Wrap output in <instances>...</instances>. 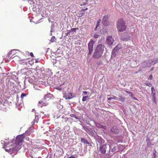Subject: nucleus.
Segmentation results:
<instances>
[{
    "instance_id": "nucleus-30",
    "label": "nucleus",
    "mask_w": 158,
    "mask_h": 158,
    "mask_svg": "<svg viewBox=\"0 0 158 158\" xmlns=\"http://www.w3.org/2000/svg\"><path fill=\"white\" fill-rule=\"evenodd\" d=\"M27 95L26 94L24 93H22L21 94V97L22 99L24 97L26 96Z\"/></svg>"
},
{
    "instance_id": "nucleus-26",
    "label": "nucleus",
    "mask_w": 158,
    "mask_h": 158,
    "mask_svg": "<svg viewBox=\"0 0 158 158\" xmlns=\"http://www.w3.org/2000/svg\"><path fill=\"white\" fill-rule=\"evenodd\" d=\"M70 116L71 117L77 119H79V118L76 115H75L74 114H71L70 115Z\"/></svg>"
},
{
    "instance_id": "nucleus-33",
    "label": "nucleus",
    "mask_w": 158,
    "mask_h": 158,
    "mask_svg": "<svg viewBox=\"0 0 158 158\" xmlns=\"http://www.w3.org/2000/svg\"><path fill=\"white\" fill-rule=\"evenodd\" d=\"M54 27L52 25L51 26V30L50 31V32L51 33V35H52V33H51L52 32H53L54 31V30H53V28Z\"/></svg>"
},
{
    "instance_id": "nucleus-9",
    "label": "nucleus",
    "mask_w": 158,
    "mask_h": 158,
    "mask_svg": "<svg viewBox=\"0 0 158 158\" xmlns=\"http://www.w3.org/2000/svg\"><path fill=\"white\" fill-rule=\"evenodd\" d=\"M108 18V17L107 15H105L103 17L102 24L104 27L108 25L109 23Z\"/></svg>"
},
{
    "instance_id": "nucleus-1",
    "label": "nucleus",
    "mask_w": 158,
    "mask_h": 158,
    "mask_svg": "<svg viewBox=\"0 0 158 158\" xmlns=\"http://www.w3.org/2000/svg\"><path fill=\"white\" fill-rule=\"evenodd\" d=\"M24 138V136L23 134L18 135L16 137L15 144H13L12 142L8 143H5L4 146L5 150L10 154L16 152L21 148V146L19 144L23 142Z\"/></svg>"
},
{
    "instance_id": "nucleus-34",
    "label": "nucleus",
    "mask_w": 158,
    "mask_h": 158,
    "mask_svg": "<svg viewBox=\"0 0 158 158\" xmlns=\"http://www.w3.org/2000/svg\"><path fill=\"white\" fill-rule=\"evenodd\" d=\"M99 23H97V25H96L95 28L94 29L95 31H96L97 29V28L99 26Z\"/></svg>"
},
{
    "instance_id": "nucleus-27",
    "label": "nucleus",
    "mask_w": 158,
    "mask_h": 158,
    "mask_svg": "<svg viewBox=\"0 0 158 158\" xmlns=\"http://www.w3.org/2000/svg\"><path fill=\"white\" fill-rule=\"evenodd\" d=\"M55 37L54 36L52 37L50 41L51 42H53L55 41Z\"/></svg>"
},
{
    "instance_id": "nucleus-31",
    "label": "nucleus",
    "mask_w": 158,
    "mask_h": 158,
    "mask_svg": "<svg viewBox=\"0 0 158 158\" xmlns=\"http://www.w3.org/2000/svg\"><path fill=\"white\" fill-rule=\"evenodd\" d=\"M145 84L147 86L149 87H151L152 85L151 83H145Z\"/></svg>"
},
{
    "instance_id": "nucleus-3",
    "label": "nucleus",
    "mask_w": 158,
    "mask_h": 158,
    "mask_svg": "<svg viewBox=\"0 0 158 158\" xmlns=\"http://www.w3.org/2000/svg\"><path fill=\"white\" fill-rule=\"evenodd\" d=\"M117 29L119 32H123L126 29V23L122 19L118 20L117 23Z\"/></svg>"
},
{
    "instance_id": "nucleus-45",
    "label": "nucleus",
    "mask_w": 158,
    "mask_h": 158,
    "mask_svg": "<svg viewBox=\"0 0 158 158\" xmlns=\"http://www.w3.org/2000/svg\"><path fill=\"white\" fill-rule=\"evenodd\" d=\"M86 144H88L89 146H92V144L90 143H89L88 142V143H87Z\"/></svg>"
},
{
    "instance_id": "nucleus-55",
    "label": "nucleus",
    "mask_w": 158,
    "mask_h": 158,
    "mask_svg": "<svg viewBox=\"0 0 158 158\" xmlns=\"http://www.w3.org/2000/svg\"><path fill=\"white\" fill-rule=\"evenodd\" d=\"M55 62H54V61L53 62V64H54V63H55V64H56V60H55Z\"/></svg>"
},
{
    "instance_id": "nucleus-6",
    "label": "nucleus",
    "mask_w": 158,
    "mask_h": 158,
    "mask_svg": "<svg viewBox=\"0 0 158 158\" xmlns=\"http://www.w3.org/2000/svg\"><path fill=\"white\" fill-rule=\"evenodd\" d=\"M94 42L92 40H91L88 44V55L91 54L93 51Z\"/></svg>"
},
{
    "instance_id": "nucleus-40",
    "label": "nucleus",
    "mask_w": 158,
    "mask_h": 158,
    "mask_svg": "<svg viewBox=\"0 0 158 158\" xmlns=\"http://www.w3.org/2000/svg\"><path fill=\"white\" fill-rule=\"evenodd\" d=\"M43 102V101L42 100H41L39 102L38 104V106H40V104H42Z\"/></svg>"
},
{
    "instance_id": "nucleus-49",
    "label": "nucleus",
    "mask_w": 158,
    "mask_h": 158,
    "mask_svg": "<svg viewBox=\"0 0 158 158\" xmlns=\"http://www.w3.org/2000/svg\"><path fill=\"white\" fill-rule=\"evenodd\" d=\"M100 22H101V20H100V19H99L98 20L97 23L100 24Z\"/></svg>"
},
{
    "instance_id": "nucleus-50",
    "label": "nucleus",
    "mask_w": 158,
    "mask_h": 158,
    "mask_svg": "<svg viewBox=\"0 0 158 158\" xmlns=\"http://www.w3.org/2000/svg\"><path fill=\"white\" fill-rule=\"evenodd\" d=\"M127 92L129 93V94H131V95H132V93L131 92H127Z\"/></svg>"
},
{
    "instance_id": "nucleus-28",
    "label": "nucleus",
    "mask_w": 158,
    "mask_h": 158,
    "mask_svg": "<svg viewBox=\"0 0 158 158\" xmlns=\"http://www.w3.org/2000/svg\"><path fill=\"white\" fill-rule=\"evenodd\" d=\"M119 97L120 98V99L119 100H119L121 102H123L124 101L125 98L123 97V96H119Z\"/></svg>"
},
{
    "instance_id": "nucleus-56",
    "label": "nucleus",
    "mask_w": 158,
    "mask_h": 158,
    "mask_svg": "<svg viewBox=\"0 0 158 158\" xmlns=\"http://www.w3.org/2000/svg\"><path fill=\"white\" fill-rule=\"evenodd\" d=\"M32 158H36V157H33V156H30Z\"/></svg>"
},
{
    "instance_id": "nucleus-22",
    "label": "nucleus",
    "mask_w": 158,
    "mask_h": 158,
    "mask_svg": "<svg viewBox=\"0 0 158 158\" xmlns=\"http://www.w3.org/2000/svg\"><path fill=\"white\" fill-rule=\"evenodd\" d=\"M143 66L144 67H148L149 64L147 62H144L143 64Z\"/></svg>"
},
{
    "instance_id": "nucleus-32",
    "label": "nucleus",
    "mask_w": 158,
    "mask_h": 158,
    "mask_svg": "<svg viewBox=\"0 0 158 158\" xmlns=\"http://www.w3.org/2000/svg\"><path fill=\"white\" fill-rule=\"evenodd\" d=\"M121 148V149L122 151L123 150L124 148V147L122 145H119L118 148Z\"/></svg>"
},
{
    "instance_id": "nucleus-24",
    "label": "nucleus",
    "mask_w": 158,
    "mask_h": 158,
    "mask_svg": "<svg viewBox=\"0 0 158 158\" xmlns=\"http://www.w3.org/2000/svg\"><path fill=\"white\" fill-rule=\"evenodd\" d=\"M89 96H86L83 97L82 101L83 102H84L87 100V99L88 98Z\"/></svg>"
},
{
    "instance_id": "nucleus-42",
    "label": "nucleus",
    "mask_w": 158,
    "mask_h": 158,
    "mask_svg": "<svg viewBox=\"0 0 158 158\" xmlns=\"http://www.w3.org/2000/svg\"><path fill=\"white\" fill-rule=\"evenodd\" d=\"M67 158H75V156L74 155H72L68 157Z\"/></svg>"
},
{
    "instance_id": "nucleus-39",
    "label": "nucleus",
    "mask_w": 158,
    "mask_h": 158,
    "mask_svg": "<svg viewBox=\"0 0 158 158\" xmlns=\"http://www.w3.org/2000/svg\"><path fill=\"white\" fill-rule=\"evenodd\" d=\"M152 79H153V76H152V75H150L148 78V79H150V80H152Z\"/></svg>"
},
{
    "instance_id": "nucleus-53",
    "label": "nucleus",
    "mask_w": 158,
    "mask_h": 158,
    "mask_svg": "<svg viewBox=\"0 0 158 158\" xmlns=\"http://www.w3.org/2000/svg\"><path fill=\"white\" fill-rule=\"evenodd\" d=\"M153 69H154V68H152L151 69V70H150V71H152L153 70Z\"/></svg>"
},
{
    "instance_id": "nucleus-29",
    "label": "nucleus",
    "mask_w": 158,
    "mask_h": 158,
    "mask_svg": "<svg viewBox=\"0 0 158 158\" xmlns=\"http://www.w3.org/2000/svg\"><path fill=\"white\" fill-rule=\"evenodd\" d=\"M98 142H99V143H100V142H99V141H100L102 143L104 142V140L103 139H102L101 138L98 137Z\"/></svg>"
},
{
    "instance_id": "nucleus-59",
    "label": "nucleus",
    "mask_w": 158,
    "mask_h": 158,
    "mask_svg": "<svg viewBox=\"0 0 158 158\" xmlns=\"http://www.w3.org/2000/svg\"><path fill=\"white\" fill-rule=\"evenodd\" d=\"M28 135H30V134H28Z\"/></svg>"
},
{
    "instance_id": "nucleus-14",
    "label": "nucleus",
    "mask_w": 158,
    "mask_h": 158,
    "mask_svg": "<svg viewBox=\"0 0 158 158\" xmlns=\"http://www.w3.org/2000/svg\"><path fill=\"white\" fill-rule=\"evenodd\" d=\"M151 95L152 96H156V90H155L154 87H152L151 88Z\"/></svg>"
},
{
    "instance_id": "nucleus-13",
    "label": "nucleus",
    "mask_w": 158,
    "mask_h": 158,
    "mask_svg": "<svg viewBox=\"0 0 158 158\" xmlns=\"http://www.w3.org/2000/svg\"><path fill=\"white\" fill-rule=\"evenodd\" d=\"M52 94L50 93H48L45 95L43 99L44 100H46L48 98H50L52 97Z\"/></svg>"
},
{
    "instance_id": "nucleus-15",
    "label": "nucleus",
    "mask_w": 158,
    "mask_h": 158,
    "mask_svg": "<svg viewBox=\"0 0 158 158\" xmlns=\"http://www.w3.org/2000/svg\"><path fill=\"white\" fill-rule=\"evenodd\" d=\"M96 126L98 127L101 128L103 129H106V126H103L100 124H98Z\"/></svg>"
},
{
    "instance_id": "nucleus-47",
    "label": "nucleus",
    "mask_w": 158,
    "mask_h": 158,
    "mask_svg": "<svg viewBox=\"0 0 158 158\" xmlns=\"http://www.w3.org/2000/svg\"><path fill=\"white\" fill-rule=\"evenodd\" d=\"M83 94H84L85 95H86L87 94V92L86 91H83Z\"/></svg>"
},
{
    "instance_id": "nucleus-4",
    "label": "nucleus",
    "mask_w": 158,
    "mask_h": 158,
    "mask_svg": "<svg viewBox=\"0 0 158 158\" xmlns=\"http://www.w3.org/2000/svg\"><path fill=\"white\" fill-rule=\"evenodd\" d=\"M109 145L106 144H100L98 147L99 152L102 154L106 153L109 150Z\"/></svg>"
},
{
    "instance_id": "nucleus-35",
    "label": "nucleus",
    "mask_w": 158,
    "mask_h": 158,
    "mask_svg": "<svg viewBox=\"0 0 158 158\" xmlns=\"http://www.w3.org/2000/svg\"><path fill=\"white\" fill-rule=\"evenodd\" d=\"M28 2L30 4H32L34 3V1L32 0H30L28 1Z\"/></svg>"
},
{
    "instance_id": "nucleus-38",
    "label": "nucleus",
    "mask_w": 158,
    "mask_h": 158,
    "mask_svg": "<svg viewBox=\"0 0 158 158\" xmlns=\"http://www.w3.org/2000/svg\"><path fill=\"white\" fill-rule=\"evenodd\" d=\"M15 50H12L11 51H10L8 53V56L9 57H10V55L12 52L14 51H15Z\"/></svg>"
},
{
    "instance_id": "nucleus-19",
    "label": "nucleus",
    "mask_w": 158,
    "mask_h": 158,
    "mask_svg": "<svg viewBox=\"0 0 158 158\" xmlns=\"http://www.w3.org/2000/svg\"><path fill=\"white\" fill-rule=\"evenodd\" d=\"M146 141L147 142V146L148 147L150 148L151 142L150 139H146Z\"/></svg>"
},
{
    "instance_id": "nucleus-37",
    "label": "nucleus",
    "mask_w": 158,
    "mask_h": 158,
    "mask_svg": "<svg viewBox=\"0 0 158 158\" xmlns=\"http://www.w3.org/2000/svg\"><path fill=\"white\" fill-rule=\"evenodd\" d=\"M115 47H117V48L116 49V51H118V50L121 48V47H119V45H118L116 46Z\"/></svg>"
},
{
    "instance_id": "nucleus-54",
    "label": "nucleus",
    "mask_w": 158,
    "mask_h": 158,
    "mask_svg": "<svg viewBox=\"0 0 158 158\" xmlns=\"http://www.w3.org/2000/svg\"><path fill=\"white\" fill-rule=\"evenodd\" d=\"M87 8H86L85 9H83V10H82L83 11H84V10H87Z\"/></svg>"
},
{
    "instance_id": "nucleus-57",
    "label": "nucleus",
    "mask_w": 158,
    "mask_h": 158,
    "mask_svg": "<svg viewBox=\"0 0 158 158\" xmlns=\"http://www.w3.org/2000/svg\"><path fill=\"white\" fill-rule=\"evenodd\" d=\"M42 105H43V106H45V105H44V103Z\"/></svg>"
},
{
    "instance_id": "nucleus-48",
    "label": "nucleus",
    "mask_w": 158,
    "mask_h": 158,
    "mask_svg": "<svg viewBox=\"0 0 158 158\" xmlns=\"http://www.w3.org/2000/svg\"><path fill=\"white\" fill-rule=\"evenodd\" d=\"M30 55L31 57H33L34 56L32 52H31L30 53Z\"/></svg>"
},
{
    "instance_id": "nucleus-8",
    "label": "nucleus",
    "mask_w": 158,
    "mask_h": 158,
    "mask_svg": "<svg viewBox=\"0 0 158 158\" xmlns=\"http://www.w3.org/2000/svg\"><path fill=\"white\" fill-rule=\"evenodd\" d=\"M114 39L111 36H109L106 38V42L107 44L109 46H111L114 41Z\"/></svg>"
},
{
    "instance_id": "nucleus-44",
    "label": "nucleus",
    "mask_w": 158,
    "mask_h": 158,
    "mask_svg": "<svg viewBox=\"0 0 158 158\" xmlns=\"http://www.w3.org/2000/svg\"><path fill=\"white\" fill-rule=\"evenodd\" d=\"M81 125L83 127V129H84L85 130L87 128V127L85 126H83L81 124Z\"/></svg>"
},
{
    "instance_id": "nucleus-46",
    "label": "nucleus",
    "mask_w": 158,
    "mask_h": 158,
    "mask_svg": "<svg viewBox=\"0 0 158 158\" xmlns=\"http://www.w3.org/2000/svg\"><path fill=\"white\" fill-rule=\"evenodd\" d=\"M39 59H37L35 60V62L36 63H38V62H39Z\"/></svg>"
},
{
    "instance_id": "nucleus-10",
    "label": "nucleus",
    "mask_w": 158,
    "mask_h": 158,
    "mask_svg": "<svg viewBox=\"0 0 158 158\" xmlns=\"http://www.w3.org/2000/svg\"><path fill=\"white\" fill-rule=\"evenodd\" d=\"M78 28H73L71 29L70 30H67L68 32L65 34V35L64 36V37H66L67 36L69 35L70 33L72 32H75L77 30H78Z\"/></svg>"
},
{
    "instance_id": "nucleus-51",
    "label": "nucleus",
    "mask_w": 158,
    "mask_h": 158,
    "mask_svg": "<svg viewBox=\"0 0 158 158\" xmlns=\"http://www.w3.org/2000/svg\"><path fill=\"white\" fill-rule=\"evenodd\" d=\"M102 64V62L101 61H99L98 63V65H100V64Z\"/></svg>"
},
{
    "instance_id": "nucleus-18",
    "label": "nucleus",
    "mask_w": 158,
    "mask_h": 158,
    "mask_svg": "<svg viewBox=\"0 0 158 158\" xmlns=\"http://www.w3.org/2000/svg\"><path fill=\"white\" fill-rule=\"evenodd\" d=\"M54 118H64V116H61L60 115V114L58 113L56 115H55Z\"/></svg>"
},
{
    "instance_id": "nucleus-58",
    "label": "nucleus",
    "mask_w": 158,
    "mask_h": 158,
    "mask_svg": "<svg viewBox=\"0 0 158 158\" xmlns=\"http://www.w3.org/2000/svg\"><path fill=\"white\" fill-rule=\"evenodd\" d=\"M49 158H52L51 157H49Z\"/></svg>"
},
{
    "instance_id": "nucleus-36",
    "label": "nucleus",
    "mask_w": 158,
    "mask_h": 158,
    "mask_svg": "<svg viewBox=\"0 0 158 158\" xmlns=\"http://www.w3.org/2000/svg\"><path fill=\"white\" fill-rule=\"evenodd\" d=\"M99 36V35H97V34H95L94 35V37L95 38H98V37Z\"/></svg>"
},
{
    "instance_id": "nucleus-12",
    "label": "nucleus",
    "mask_w": 158,
    "mask_h": 158,
    "mask_svg": "<svg viewBox=\"0 0 158 158\" xmlns=\"http://www.w3.org/2000/svg\"><path fill=\"white\" fill-rule=\"evenodd\" d=\"M117 47H115L112 52L111 56L113 57H115L118 53V51H116Z\"/></svg>"
},
{
    "instance_id": "nucleus-16",
    "label": "nucleus",
    "mask_w": 158,
    "mask_h": 158,
    "mask_svg": "<svg viewBox=\"0 0 158 158\" xmlns=\"http://www.w3.org/2000/svg\"><path fill=\"white\" fill-rule=\"evenodd\" d=\"M106 29L104 28H103L100 31V33L102 34L105 35L106 33Z\"/></svg>"
},
{
    "instance_id": "nucleus-52",
    "label": "nucleus",
    "mask_w": 158,
    "mask_h": 158,
    "mask_svg": "<svg viewBox=\"0 0 158 158\" xmlns=\"http://www.w3.org/2000/svg\"><path fill=\"white\" fill-rule=\"evenodd\" d=\"M57 89L58 90H62V89L60 88H57Z\"/></svg>"
},
{
    "instance_id": "nucleus-20",
    "label": "nucleus",
    "mask_w": 158,
    "mask_h": 158,
    "mask_svg": "<svg viewBox=\"0 0 158 158\" xmlns=\"http://www.w3.org/2000/svg\"><path fill=\"white\" fill-rule=\"evenodd\" d=\"M81 142L84 143L85 144H86L87 143H88V141L87 139L84 138H82L81 139Z\"/></svg>"
},
{
    "instance_id": "nucleus-43",
    "label": "nucleus",
    "mask_w": 158,
    "mask_h": 158,
    "mask_svg": "<svg viewBox=\"0 0 158 158\" xmlns=\"http://www.w3.org/2000/svg\"><path fill=\"white\" fill-rule=\"evenodd\" d=\"M64 97L65 98V99L66 100L68 99H69L71 98L70 97H68L66 96V97Z\"/></svg>"
},
{
    "instance_id": "nucleus-41",
    "label": "nucleus",
    "mask_w": 158,
    "mask_h": 158,
    "mask_svg": "<svg viewBox=\"0 0 158 158\" xmlns=\"http://www.w3.org/2000/svg\"><path fill=\"white\" fill-rule=\"evenodd\" d=\"M85 131L87 133H89L90 131H91L88 128H87L85 130Z\"/></svg>"
},
{
    "instance_id": "nucleus-5",
    "label": "nucleus",
    "mask_w": 158,
    "mask_h": 158,
    "mask_svg": "<svg viewBox=\"0 0 158 158\" xmlns=\"http://www.w3.org/2000/svg\"><path fill=\"white\" fill-rule=\"evenodd\" d=\"M109 150L106 154L108 156H112L117 152V147L113 146L112 144L109 145Z\"/></svg>"
},
{
    "instance_id": "nucleus-17",
    "label": "nucleus",
    "mask_w": 158,
    "mask_h": 158,
    "mask_svg": "<svg viewBox=\"0 0 158 158\" xmlns=\"http://www.w3.org/2000/svg\"><path fill=\"white\" fill-rule=\"evenodd\" d=\"M112 99H115L117 100H118L117 98L114 96H113L112 97L108 98V100L109 101H110Z\"/></svg>"
},
{
    "instance_id": "nucleus-7",
    "label": "nucleus",
    "mask_w": 158,
    "mask_h": 158,
    "mask_svg": "<svg viewBox=\"0 0 158 158\" xmlns=\"http://www.w3.org/2000/svg\"><path fill=\"white\" fill-rule=\"evenodd\" d=\"M121 39L125 41L130 40L131 38L130 35L127 32H125L121 36Z\"/></svg>"
},
{
    "instance_id": "nucleus-25",
    "label": "nucleus",
    "mask_w": 158,
    "mask_h": 158,
    "mask_svg": "<svg viewBox=\"0 0 158 158\" xmlns=\"http://www.w3.org/2000/svg\"><path fill=\"white\" fill-rule=\"evenodd\" d=\"M34 88L36 90H40L39 86H38V85L37 84H35L34 85Z\"/></svg>"
},
{
    "instance_id": "nucleus-2",
    "label": "nucleus",
    "mask_w": 158,
    "mask_h": 158,
    "mask_svg": "<svg viewBox=\"0 0 158 158\" xmlns=\"http://www.w3.org/2000/svg\"><path fill=\"white\" fill-rule=\"evenodd\" d=\"M104 47V46L102 44L97 46L93 55L94 58H98L101 56L103 52Z\"/></svg>"
},
{
    "instance_id": "nucleus-23",
    "label": "nucleus",
    "mask_w": 158,
    "mask_h": 158,
    "mask_svg": "<svg viewBox=\"0 0 158 158\" xmlns=\"http://www.w3.org/2000/svg\"><path fill=\"white\" fill-rule=\"evenodd\" d=\"M28 79V81L30 83L32 84L33 83V80L32 78L31 77H28V78L26 79Z\"/></svg>"
},
{
    "instance_id": "nucleus-11",
    "label": "nucleus",
    "mask_w": 158,
    "mask_h": 158,
    "mask_svg": "<svg viewBox=\"0 0 158 158\" xmlns=\"http://www.w3.org/2000/svg\"><path fill=\"white\" fill-rule=\"evenodd\" d=\"M111 131L113 134H117L118 133V129L116 127H113L111 129Z\"/></svg>"
},
{
    "instance_id": "nucleus-21",
    "label": "nucleus",
    "mask_w": 158,
    "mask_h": 158,
    "mask_svg": "<svg viewBox=\"0 0 158 158\" xmlns=\"http://www.w3.org/2000/svg\"><path fill=\"white\" fill-rule=\"evenodd\" d=\"M152 100L154 103L156 104V96H152Z\"/></svg>"
}]
</instances>
